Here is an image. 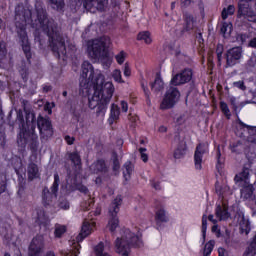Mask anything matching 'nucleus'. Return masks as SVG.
Returning <instances> with one entry per match:
<instances>
[{
  "instance_id": "1",
  "label": "nucleus",
  "mask_w": 256,
  "mask_h": 256,
  "mask_svg": "<svg viewBox=\"0 0 256 256\" xmlns=\"http://www.w3.org/2000/svg\"><path fill=\"white\" fill-rule=\"evenodd\" d=\"M80 89L88 95V105L90 109L99 107L107 109L115 93V85L112 81L105 79L101 70L93 68V64L84 61L82 73L80 75Z\"/></svg>"
},
{
  "instance_id": "2",
  "label": "nucleus",
  "mask_w": 256,
  "mask_h": 256,
  "mask_svg": "<svg viewBox=\"0 0 256 256\" xmlns=\"http://www.w3.org/2000/svg\"><path fill=\"white\" fill-rule=\"evenodd\" d=\"M115 252L118 255L129 256L131 247H143V238L138 228H122L120 236L114 243Z\"/></svg>"
},
{
  "instance_id": "3",
  "label": "nucleus",
  "mask_w": 256,
  "mask_h": 256,
  "mask_svg": "<svg viewBox=\"0 0 256 256\" xmlns=\"http://www.w3.org/2000/svg\"><path fill=\"white\" fill-rule=\"evenodd\" d=\"M111 39L109 37H102L93 40L88 45V55L93 61H100L103 67H111L113 63V56L109 54V46Z\"/></svg>"
},
{
  "instance_id": "4",
  "label": "nucleus",
  "mask_w": 256,
  "mask_h": 256,
  "mask_svg": "<svg viewBox=\"0 0 256 256\" xmlns=\"http://www.w3.org/2000/svg\"><path fill=\"white\" fill-rule=\"evenodd\" d=\"M21 11V7L16 8V20L21 19V24L19 22L16 23L18 37L22 43V49L27 57H29V53L31 52V47L29 46V38H27V32L25 31V24L29 17H31V11H27L24 15L19 13Z\"/></svg>"
},
{
  "instance_id": "5",
  "label": "nucleus",
  "mask_w": 256,
  "mask_h": 256,
  "mask_svg": "<svg viewBox=\"0 0 256 256\" xmlns=\"http://www.w3.org/2000/svg\"><path fill=\"white\" fill-rule=\"evenodd\" d=\"M109 0H72V7L75 9H79L81 5H83L86 11H90L91 13H95V10L103 11L105 7H107V3Z\"/></svg>"
},
{
  "instance_id": "6",
  "label": "nucleus",
  "mask_w": 256,
  "mask_h": 256,
  "mask_svg": "<svg viewBox=\"0 0 256 256\" xmlns=\"http://www.w3.org/2000/svg\"><path fill=\"white\" fill-rule=\"evenodd\" d=\"M121 202V196H117L112 202L109 209L110 219L108 221L107 229L111 233H115V231L119 227V218H117V213H119V206L121 205Z\"/></svg>"
},
{
  "instance_id": "7",
  "label": "nucleus",
  "mask_w": 256,
  "mask_h": 256,
  "mask_svg": "<svg viewBox=\"0 0 256 256\" xmlns=\"http://www.w3.org/2000/svg\"><path fill=\"white\" fill-rule=\"evenodd\" d=\"M179 97H181L179 90L175 87H170L164 95V98L160 104V109H162V111L173 109L177 101H179Z\"/></svg>"
},
{
  "instance_id": "8",
  "label": "nucleus",
  "mask_w": 256,
  "mask_h": 256,
  "mask_svg": "<svg viewBox=\"0 0 256 256\" xmlns=\"http://www.w3.org/2000/svg\"><path fill=\"white\" fill-rule=\"evenodd\" d=\"M38 29L47 33L49 37L53 36L55 33V22L53 20L47 19V14L45 10L38 11Z\"/></svg>"
},
{
  "instance_id": "9",
  "label": "nucleus",
  "mask_w": 256,
  "mask_h": 256,
  "mask_svg": "<svg viewBox=\"0 0 256 256\" xmlns=\"http://www.w3.org/2000/svg\"><path fill=\"white\" fill-rule=\"evenodd\" d=\"M209 154V144L208 143H201L196 147L194 153V165L195 169L201 171L203 169V159L205 155Z\"/></svg>"
},
{
  "instance_id": "10",
  "label": "nucleus",
  "mask_w": 256,
  "mask_h": 256,
  "mask_svg": "<svg viewBox=\"0 0 256 256\" xmlns=\"http://www.w3.org/2000/svg\"><path fill=\"white\" fill-rule=\"evenodd\" d=\"M43 251H45V237L37 235L30 243L29 256H41Z\"/></svg>"
},
{
  "instance_id": "11",
  "label": "nucleus",
  "mask_w": 256,
  "mask_h": 256,
  "mask_svg": "<svg viewBox=\"0 0 256 256\" xmlns=\"http://www.w3.org/2000/svg\"><path fill=\"white\" fill-rule=\"evenodd\" d=\"M193 79V71L191 69H184L180 73L174 75L170 81L171 85H185Z\"/></svg>"
},
{
  "instance_id": "12",
  "label": "nucleus",
  "mask_w": 256,
  "mask_h": 256,
  "mask_svg": "<svg viewBox=\"0 0 256 256\" xmlns=\"http://www.w3.org/2000/svg\"><path fill=\"white\" fill-rule=\"evenodd\" d=\"M241 57H243V51L241 50V47H234L228 50L226 54L227 67H234V65H237Z\"/></svg>"
},
{
  "instance_id": "13",
  "label": "nucleus",
  "mask_w": 256,
  "mask_h": 256,
  "mask_svg": "<svg viewBox=\"0 0 256 256\" xmlns=\"http://www.w3.org/2000/svg\"><path fill=\"white\" fill-rule=\"evenodd\" d=\"M94 231H95V221H93L92 219L85 220L83 222L81 232L76 237L77 243H81L83 239H85L86 237H89V235H91V233H93Z\"/></svg>"
},
{
  "instance_id": "14",
  "label": "nucleus",
  "mask_w": 256,
  "mask_h": 256,
  "mask_svg": "<svg viewBox=\"0 0 256 256\" xmlns=\"http://www.w3.org/2000/svg\"><path fill=\"white\" fill-rule=\"evenodd\" d=\"M253 6H254V9H256V0H241L238 4L239 15L251 17V15H253Z\"/></svg>"
},
{
  "instance_id": "15",
  "label": "nucleus",
  "mask_w": 256,
  "mask_h": 256,
  "mask_svg": "<svg viewBox=\"0 0 256 256\" xmlns=\"http://www.w3.org/2000/svg\"><path fill=\"white\" fill-rule=\"evenodd\" d=\"M38 129L41 135L44 137H51L53 135V128H51V122L43 117H38Z\"/></svg>"
},
{
  "instance_id": "16",
  "label": "nucleus",
  "mask_w": 256,
  "mask_h": 256,
  "mask_svg": "<svg viewBox=\"0 0 256 256\" xmlns=\"http://www.w3.org/2000/svg\"><path fill=\"white\" fill-rule=\"evenodd\" d=\"M229 206L226 202H222L216 206L215 215L219 219V221H227L231 217V213H229Z\"/></svg>"
},
{
  "instance_id": "17",
  "label": "nucleus",
  "mask_w": 256,
  "mask_h": 256,
  "mask_svg": "<svg viewBox=\"0 0 256 256\" xmlns=\"http://www.w3.org/2000/svg\"><path fill=\"white\" fill-rule=\"evenodd\" d=\"M239 187H241V199H243L244 201H251V199H253V193L255 192L253 184H242L239 185Z\"/></svg>"
},
{
  "instance_id": "18",
  "label": "nucleus",
  "mask_w": 256,
  "mask_h": 256,
  "mask_svg": "<svg viewBox=\"0 0 256 256\" xmlns=\"http://www.w3.org/2000/svg\"><path fill=\"white\" fill-rule=\"evenodd\" d=\"M52 49L54 52L58 53L59 57H65V55H67V46L65 45V40L61 38L54 42Z\"/></svg>"
},
{
  "instance_id": "19",
  "label": "nucleus",
  "mask_w": 256,
  "mask_h": 256,
  "mask_svg": "<svg viewBox=\"0 0 256 256\" xmlns=\"http://www.w3.org/2000/svg\"><path fill=\"white\" fill-rule=\"evenodd\" d=\"M216 191L219 197H221L222 203H227L228 197H230V195H233V190H231V188H229V186L227 185L217 186Z\"/></svg>"
},
{
  "instance_id": "20",
  "label": "nucleus",
  "mask_w": 256,
  "mask_h": 256,
  "mask_svg": "<svg viewBox=\"0 0 256 256\" xmlns=\"http://www.w3.org/2000/svg\"><path fill=\"white\" fill-rule=\"evenodd\" d=\"M234 181L238 183V185H247L251 184L249 182V169L245 168L243 171L239 174H237L234 178Z\"/></svg>"
},
{
  "instance_id": "21",
  "label": "nucleus",
  "mask_w": 256,
  "mask_h": 256,
  "mask_svg": "<svg viewBox=\"0 0 256 256\" xmlns=\"http://www.w3.org/2000/svg\"><path fill=\"white\" fill-rule=\"evenodd\" d=\"M155 220L157 223H167V221H169V214H167V210L163 207L158 208L155 212Z\"/></svg>"
},
{
  "instance_id": "22",
  "label": "nucleus",
  "mask_w": 256,
  "mask_h": 256,
  "mask_svg": "<svg viewBox=\"0 0 256 256\" xmlns=\"http://www.w3.org/2000/svg\"><path fill=\"white\" fill-rule=\"evenodd\" d=\"M151 89L155 93L159 91H163L165 89V83L163 82V78H161V74L157 73L154 82L151 84Z\"/></svg>"
},
{
  "instance_id": "23",
  "label": "nucleus",
  "mask_w": 256,
  "mask_h": 256,
  "mask_svg": "<svg viewBox=\"0 0 256 256\" xmlns=\"http://www.w3.org/2000/svg\"><path fill=\"white\" fill-rule=\"evenodd\" d=\"M185 153H187V144L185 143V141H182L174 151V157L175 159H181L185 155Z\"/></svg>"
},
{
  "instance_id": "24",
  "label": "nucleus",
  "mask_w": 256,
  "mask_h": 256,
  "mask_svg": "<svg viewBox=\"0 0 256 256\" xmlns=\"http://www.w3.org/2000/svg\"><path fill=\"white\" fill-rule=\"evenodd\" d=\"M119 115H121L119 106L117 104H112L111 110H110L109 123H113L114 121H117V119H119Z\"/></svg>"
},
{
  "instance_id": "25",
  "label": "nucleus",
  "mask_w": 256,
  "mask_h": 256,
  "mask_svg": "<svg viewBox=\"0 0 256 256\" xmlns=\"http://www.w3.org/2000/svg\"><path fill=\"white\" fill-rule=\"evenodd\" d=\"M138 41H144L146 45H151L153 39L151 38V33L149 31H143L138 34Z\"/></svg>"
},
{
  "instance_id": "26",
  "label": "nucleus",
  "mask_w": 256,
  "mask_h": 256,
  "mask_svg": "<svg viewBox=\"0 0 256 256\" xmlns=\"http://www.w3.org/2000/svg\"><path fill=\"white\" fill-rule=\"evenodd\" d=\"M39 177V168L35 164H30L28 166V178L33 180Z\"/></svg>"
},
{
  "instance_id": "27",
  "label": "nucleus",
  "mask_w": 256,
  "mask_h": 256,
  "mask_svg": "<svg viewBox=\"0 0 256 256\" xmlns=\"http://www.w3.org/2000/svg\"><path fill=\"white\" fill-rule=\"evenodd\" d=\"M133 174V164L131 162H126L124 165L123 175L126 181L131 179V175Z\"/></svg>"
},
{
  "instance_id": "28",
  "label": "nucleus",
  "mask_w": 256,
  "mask_h": 256,
  "mask_svg": "<svg viewBox=\"0 0 256 256\" xmlns=\"http://www.w3.org/2000/svg\"><path fill=\"white\" fill-rule=\"evenodd\" d=\"M79 181H81V176L76 175L75 179L72 180L71 184L74 185V187L78 189V191H80L81 193H87V187L79 184Z\"/></svg>"
},
{
  "instance_id": "29",
  "label": "nucleus",
  "mask_w": 256,
  "mask_h": 256,
  "mask_svg": "<svg viewBox=\"0 0 256 256\" xmlns=\"http://www.w3.org/2000/svg\"><path fill=\"white\" fill-rule=\"evenodd\" d=\"M215 247V240H210L204 245L203 256H209Z\"/></svg>"
},
{
  "instance_id": "30",
  "label": "nucleus",
  "mask_w": 256,
  "mask_h": 256,
  "mask_svg": "<svg viewBox=\"0 0 256 256\" xmlns=\"http://www.w3.org/2000/svg\"><path fill=\"white\" fill-rule=\"evenodd\" d=\"M206 239H207V215H203L202 216V239H201L202 245L205 244Z\"/></svg>"
},
{
  "instance_id": "31",
  "label": "nucleus",
  "mask_w": 256,
  "mask_h": 256,
  "mask_svg": "<svg viewBox=\"0 0 256 256\" xmlns=\"http://www.w3.org/2000/svg\"><path fill=\"white\" fill-rule=\"evenodd\" d=\"M232 31H233V24L224 22L221 27V33L227 37V36L231 35Z\"/></svg>"
},
{
  "instance_id": "32",
  "label": "nucleus",
  "mask_w": 256,
  "mask_h": 256,
  "mask_svg": "<svg viewBox=\"0 0 256 256\" xmlns=\"http://www.w3.org/2000/svg\"><path fill=\"white\" fill-rule=\"evenodd\" d=\"M72 163L76 166V169H81V157L77 152H74L70 155Z\"/></svg>"
},
{
  "instance_id": "33",
  "label": "nucleus",
  "mask_w": 256,
  "mask_h": 256,
  "mask_svg": "<svg viewBox=\"0 0 256 256\" xmlns=\"http://www.w3.org/2000/svg\"><path fill=\"white\" fill-rule=\"evenodd\" d=\"M235 13V6L230 5L227 8H224L222 11V19H227V17L233 15Z\"/></svg>"
},
{
  "instance_id": "34",
  "label": "nucleus",
  "mask_w": 256,
  "mask_h": 256,
  "mask_svg": "<svg viewBox=\"0 0 256 256\" xmlns=\"http://www.w3.org/2000/svg\"><path fill=\"white\" fill-rule=\"evenodd\" d=\"M116 62L118 65H123L125 63V60L127 59V54L125 51H120L118 54L115 55Z\"/></svg>"
},
{
  "instance_id": "35",
  "label": "nucleus",
  "mask_w": 256,
  "mask_h": 256,
  "mask_svg": "<svg viewBox=\"0 0 256 256\" xmlns=\"http://www.w3.org/2000/svg\"><path fill=\"white\" fill-rule=\"evenodd\" d=\"M112 78L114 81H116V83H125V81H123V77L121 76V70L119 69H115L112 72Z\"/></svg>"
},
{
  "instance_id": "36",
  "label": "nucleus",
  "mask_w": 256,
  "mask_h": 256,
  "mask_svg": "<svg viewBox=\"0 0 256 256\" xmlns=\"http://www.w3.org/2000/svg\"><path fill=\"white\" fill-rule=\"evenodd\" d=\"M91 169L94 171H103V169H105V162L103 160H99L91 165Z\"/></svg>"
},
{
  "instance_id": "37",
  "label": "nucleus",
  "mask_w": 256,
  "mask_h": 256,
  "mask_svg": "<svg viewBox=\"0 0 256 256\" xmlns=\"http://www.w3.org/2000/svg\"><path fill=\"white\" fill-rule=\"evenodd\" d=\"M65 231H67V228L63 225H56L55 226V231H54V235L55 237H61L63 235V233H65Z\"/></svg>"
},
{
  "instance_id": "38",
  "label": "nucleus",
  "mask_w": 256,
  "mask_h": 256,
  "mask_svg": "<svg viewBox=\"0 0 256 256\" xmlns=\"http://www.w3.org/2000/svg\"><path fill=\"white\" fill-rule=\"evenodd\" d=\"M240 231L245 235H249V232L251 231V226L249 225L248 221H244L242 224H240Z\"/></svg>"
},
{
  "instance_id": "39",
  "label": "nucleus",
  "mask_w": 256,
  "mask_h": 256,
  "mask_svg": "<svg viewBox=\"0 0 256 256\" xmlns=\"http://www.w3.org/2000/svg\"><path fill=\"white\" fill-rule=\"evenodd\" d=\"M53 9H63V0H50Z\"/></svg>"
},
{
  "instance_id": "40",
  "label": "nucleus",
  "mask_w": 256,
  "mask_h": 256,
  "mask_svg": "<svg viewBox=\"0 0 256 256\" xmlns=\"http://www.w3.org/2000/svg\"><path fill=\"white\" fill-rule=\"evenodd\" d=\"M59 189V174L54 175V183L52 185L51 191L52 193H56V191Z\"/></svg>"
},
{
  "instance_id": "41",
  "label": "nucleus",
  "mask_w": 256,
  "mask_h": 256,
  "mask_svg": "<svg viewBox=\"0 0 256 256\" xmlns=\"http://www.w3.org/2000/svg\"><path fill=\"white\" fill-rule=\"evenodd\" d=\"M233 87H236V89H240V91H245L247 89V86H245V82L243 81H236L233 82Z\"/></svg>"
},
{
  "instance_id": "42",
  "label": "nucleus",
  "mask_w": 256,
  "mask_h": 256,
  "mask_svg": "<svg viewBox=\"0 0 256 256\" xmlns=\"http://www.w3.org/2000/svg\"><path fill=\"white\" fill-rule=\"evenodd\" d=\"M141 159L144 163H147L149 161V155H147V149L146 148H140L139 149Z\"/></svg>"
},
{
  "instance_id": "43",
  "label": "nucleus",
  "mask_w": 256,
  "mask_h": 256,
  "mask_svg": "<svg viewBox=\"0 0 256 256\" xmlns=\"http://www.w3.org/2000/svg\"><path fill=\"white\" fill-rule=\"evenodd\" d=\"M35 121V114H28L27 115V125L28 127H31L32 129L35 127V124H33Z\"/></svg>"
},
{
  "instance_id": "44",
  "label": "nucleus",
  "mask_w": 256,
  "mask_h": 256,
  "mask_svg": "<svg viewBox=\"0 0 256 256\" xmlns=\"http://www.w3.org/2000/svg\"><path fill=\"white\" fill-rule=\"evenodd\" d=\"M123 73L124 77H131V67H129V63H125Z\"/></svg>"
},
{
  "instance_id": "45",
  "label": "nucleus",
  "mask_w": 256,
  "mask_h": 256,
  "mask_svg": "<svg viewBox=\"0 0 256 256\" xmlns=\"http://www.w3.org/2000/svg\"><path fill=\"white\" fill-rule=\"evenodd\" d=\"M220 107L223 113L226 114L227 117H229L230 113H229V106H227V103L221 102Z\"/></svg>"
},
{
  "instance_id": "46",
  "label": "nucleus",
  "mask_w": 256,
  "mask_h": 256,
  "mask_svg": "<svg viewBox=\"0 0 256 256\" xmlns=\"http://www.w3.org/2000/svg\"><path fill=\"white\" fill-rule=\"evenodd\" d=\"M212 233H214L216 237H221V229H219V225L214 224L212 226Z\"/></svg>"
},
{
  "instance_id": "47",
  "label": "nucleus",
  "mask_w": 256,
  "mask_h": 256,
  "mask_svg": "<svg viewBox=\"0 0 256 256\" xmlns=\"http://www.w3.org/2000/svg\"><path fill=\"white\" fill-rule=\"evenodd\" d=\"M120 105L123 113H127V111H129V104H127L126 101H121Z\"/></svg>"
},
{
  "instance_id": "48",
  "label": "nucleus",
  "mask_w": 256,
  "mask_h": 256,
  "mask_svg": "<svg viewBox=\"0 0 256 256\" xmlns=\"http://www.w3.org/2000/svg\"><path fill=\"white\" fill-rule=\"evenodd\" d=\"M218 255L219 256H229V251L225 250V248L220 247L218 248Z\"/></svg>"
},
{
  "instance_id": "49",
  "label": "nucleus",
  "mask_w": 256,
  "mask_h": 256,
  "mask_svg": "<svg viewBox=\"0 0 256 256\" xmlns=\"http://www.w3.org/2000/svg\"><path fill=\"white\" fill-rule=\"evenodd\" d=\"M244 256H256V250L255 248L253 249H248L245 253H244Z\"/></svg>"
},
{
  "instance_id": "50",
  "label": "nucleus",
  "mask_w": 256,
  "mask_h": 256,
  "mask_svg": "<svg viewBox=\"0 0 256 256\" xmlns=\"http://www.w3.org/2000/svg\"><path fill=\"white\" fill-rule=\"evenodd\" d=\"M65 141L68 145H73V143H75V138L71 136H65Z\"/></svg>"
},
{
  "instance_id": "51",
  "label": "nucleus",
  "mask_w": 256,
  "mask_h": 256,
  "mask_svg": "<svg viewBox=\"0 0 256 256\" xmlns=\"http://www.w3.org/2000/svg\"><path fill=\"white\" fill-rule=\"evenodd\" d=\"M218 61H221V55H223V46L217 48Z\"/></svg>"
},
{
  "instance_id": "52",
  "label": "nucleus",
  "mask_w": 256,
  "mask_h": 256,
  "mask_svg": "<svg viewBox=\"0 0 256 256\" xmlns=\"http://www.w3.org/2000/svg\"><path fill=\"white\" fill-rule=\"evenodd\" d=\"M159 133H167V126L161 125L158 128Z\"/></svg>"
},
{
  "instance_id": "53",
  "label": "nucleus",
  "mask_w": 256,
  "mask_h": 256,
  "mask_svg": "<svg viewBox=\"0 0 256 256\" xmlns=\"http://www.w3.org/2000/svg\"><path fill=\"white\" fill-rule=\"evenodd\" d=\"M60 208L65 210L69 209V203L66 201L64 203H60Z\"/></svg>"
},
{
  "instance_id": "54",
  "label": "nucleus",
  "mask_w": 256,
  "mask_h": 256,
  "mask_svg": "<svg viewBox=\"0 0 256 256\" xmlns=\"http://www.w3.org/2000/svg\"><path fill=\"white\" fill-rule=\"evenodd\" d=\"M152 187L156 189V191H159V189H161V185L157 182H152Z\"/></svg>"
},
{
  "instance_id": "55",
  "label": "nucleus",
  "mask_w": 256,
  "mask_h": 256,
  "mask_svg": "<svg viewBox=\"0 0 256 256\" xmlns=\"http://www.w3.org/2000/svg\"><path fill=\"white\" fill-rule=\"evenodd\" d=\"M249 47H256V38H253L252 40H250L249 42Z\"/></svg>"
},
{
  "instance_id": "56",
  "label": "nucleus",
  "mask_w": 256,
  "mask_h": 256,
  "mask_svg": "<svg viewBox=\"0 0 256 256\" xmlns=\"http://www.w3.org/2000/svg\"><path fill=\"white\" fill-rule=\"evenodd\" d=\"M77 255H79V252H77V251L68 252V253L65 254V256H77Z\"/></svg>"
},
{
  "instance_id": "57",
  "label": "nucleus",
  "mask_w": 256,
  "mask_h": 256,
  "mask_svg": "<svg viewBox=\"0 0 256 256\" xmlns=\"http://www.w3.org/2000/svg\"><path fill=\"white\" fill-rule=\"evenodd\" d=\"M5 189H6L5 184L1 183L0 184V195H1V193H5Z\"/></svg>"
},
{
  "instance_id": "58",
  "label": "nucleus",
  "mask_w": 256,
  "mask_h": 256,
  "mask_svg": "<svg viewBox=\"0 0 256 256\" xmlns=\"http://www.w3.org/2000/svg\"><path fill=\"white\" fill-rule=\"evenodd\" d=\"M208 219H209V221H211L212 223H214V225H216L217 220H215V218L213 217V215H209V216H208Z\"/></svg>"
},
{
  "instance_id": "59",
  "label": "nucleus",
  "mask_w": 256,
  "mask_h": 256,
  "mask_svg": "<svg viewBox=\"0 0 256 256\" xmlns=\"http://www.w3.org/2000/svg\"><path fill=\"white\" fill-rule=\"evenodd\" d=\"M94 215H101V207L96 208V210L94 211Z\"/></svg>"
},
{
  "instance_id": "60",
  "label": "nucleus",
  "mask_w": 256,
  "mask_h": 256,
  "mask_svg": "<svg viewBox=\"0 0 256 256\" xmlns=\"http://www.w3.org/2000/svg\"><path fill=\"white\" fill-rule=\"evenodd\" d=\"M44 256H57V255L53 251H48V252L45 253Z\"/></svg>"
},
{
  "instance_id": "61",
  "label": "nucleus",
  "mask_w": 256,
  "mask_h": 256,
  "mask_svg": "<svg viewBox=\"0 0 256 256\" xmlns=\"http://www.w3.org/2000/svg\"><path fill=\"white\" fill-rule=\"evenodd\" d=\"M189 3H191V1H189V0H182L181 1V4L184 5V6L189 5Z\"/></svg>"
},
{
  "instance_id": "62",
  "label": "nucleus",
  "mask_w": 256,
  "mask_h": 256,
  "mask_svg": "<svg viewBox=\"0 0 256 256\" xmlns=\"http://www.w3.org/2000/svg\"><path fill=\"white\" fill-rule=\"evenodd\" d=\"M45 110L48 112L49 115H51L52 111L51 108H49V105L45 106Z\"/></svg>"
},
{
  "instance_id": "63",
  "label": "nucleus",
  "mask_w": 256,
  "mask_h": 256,
  "mask_svg": "<svg viewBox=\"0 0 256 256\" xmlns=\"http://www.w3.org/2000/svg\"><path fill=\"white\" fill-rule=\"evenodd\" d=\"M74 249H75L76 251H79V244H75V245H74Z\"/></svg>"
},
{
  "instance_id": "64",
  "label": "nucleus",
  "mask_w": 256,
  "mask_h": 256,
  "mask_svg": "<svg viewBox=\"0 0 256 256\" xmlns=\"http://www.w3.org/2000/svg\"><path fill=\"white\" fill-rule=\"evenodd\" d=\"M63 97H67V91L63 92Z\"/></svg>"
}]
</instances>
